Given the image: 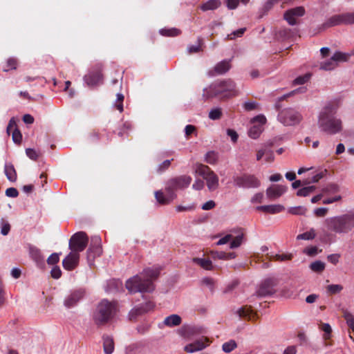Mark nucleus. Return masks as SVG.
Here are the masks:
<instances>
[{
    "mask_svg": "<svg viewBox=\"0 0 354 354\" xmlns=\"http://www.w3.org/2000/svg\"><path fill=\"white\" fill-rule=\"evenodd\" d=\"M343 290V286L339 284H331L327 286V290L331 294H337Z\"/></svg>",
    "mask_w": 354,
    "mask_h": 354,
    "instance_id": "nucleus-54",
    "label": "nucleus"
},
{
    "mask_svg": "<svg viewBox=\"0 0 354 354\" xmlns=\"http://www.w3.org/2000/svg\"><path fill=\"white\" fill-rule=\"evenodd\" d=\"M218 160V155L214 151H209L206 153L205 160L207 163L214 165Z\"/></svg>",
    "mask_w": 354,
    "mask_h": 354,
    "instance_id": "nucleus-46",
    "label": "nucleus"
},
{
    "mask_svg": "<svg viewBox=\"0 0 354 354\" xmlns=\"http://www.w3.org/2000/svg\"><path fill=\"white\" fill-rule=\"evenodd\" d=\"M26 156L32 160H37L40 156V152L34 149L28 148L26 149Z\"/></svg>",
    "mask_w": 354,
    "mask_h": 354,
    "instance_id": "nucleus-53",
    "label": "nucleus"
},
{
    "mask_svg": "<svg viewBox=\"0 0 354 354\" xmlns=\"http://www.w3.org/2000/svg\"><path fill=\"white\" fill-rule=\"evenodd\" d=\"M279 0H267L266 2L264 3L263 10L264 12H268L270 10L272 6L277 3Z\"/></svg>",
    "mask_w": 354,
    "mask_h": 354,
    "instance_id": "nucleus-63",
    "label": "nucleus"
},
{
    "mask_svg": "<svg viewBox=\"0 0 354 354\" xmlns=\"http://www.w3.org/2000/svg\"><path fill=\"white\" fill-rule=\"evenodd\" d=\"M266 118L263 115H257L252 120V123H254L255 124H261V127H263V125L266 123Z\"/></svg>",
    "mask_w": 354,
    "mask_h": 354,
    "instance_id": "nucleus-60",
    "label": "nucleus"
},
{
    "mask_svg": "<svg viewBox=\"0 0 354 354\" xmlns=\"http://www.w3.org/2000/svg\"><path fill=\"white\" fill-rule=\"evenodd\" d=\"M339 186L335 183H330L324 188V192L328 193H335L338 192Z\"/></svg>",
    "mask_w": 354,
    "mask_h": 354,
    "instance_id": "nucleus-64",
    "label": "nucleus"
},
{
    "mask_svg": "<svg viewBox=\"0 0 354 354\" xmlns=\"http://www.w3.org/2000/svg\"><path fill=\"white\" fill-rule=\"evenodd\" d=\"M243 234H239L237 235L231 242H230V248L231 249H234V248H239L242 242H243Z\"/></svg>",
    "mask_w": 354,
    "mask_h": 354,
    "instance_id": "nucleus-51",
    "label": "nucleus"
},
{
    "mask_svg": "<svg viewBox=\"0 0 354 354\" xmlns=\"http://www.w3.org/2000/svg\"><path fill=\"white\" fill-rule=\"evenodd\" d=\"M102 252L101 238L97 235L91 236V243L86 252L88 263L91 265L95 258L99 257Z\"/></svg>",
    "mask_w": 354,
    "mask_h": 354,
    "instance_id": "nucleus-11",
    "label": "nucleus"
},
{
    "mask_svg": "<svg viewBox=\"0 0 354 354\" xmlns=\"http://www.w3.org/2000/svg\"><path fill=\"white\" fill-rule=\"evenodd\" d=\"M173 159H171V160H166L163 161L162 163H160L158 166L157 171L158 173L164 172L166 169H167L169 168V167L170 166V164H171V161Z\"/></svg>",
    "mask_w": 354,
    "mask_h": 354,
    "instance_id": "nucleus-56",
    "label": "nucleus"
},
{
    "mask_svg": "<svg viewBox=\"0 0 354 354\" xmlns=\"http://www.w3.org/2000/svg\"><path fill=\"white\" fill-rule=\"evenodd\" d=\"M181 317L179 315L173 314L165 318L164 324L167 326L174 327L179 326L181 324Z\"/></svg>",
    "mask_w": 354,
    "mask_h": 354,
    "instance_id": "nucleus-29",
    "label": "nucleus"
},
{
    "mask_svg": "<svg viewBox=\"0 0 354 354\" xmlns=\"http://www.w3.org/2000/svg\"><path fill=\"white\" fill-rule=\"evenodd\" d=\"M310 268L317 272L323 271L325 268V263L321 261H315L310 263Z\"/></svg>",
    "mask_w": 354,
    "mask_h": 354,
    "instance_id": "nucleus-44",
    "label": "nucleus"
},
{
    "mask_svg": "<svg viewBox=\"0 0 354 354\" xmlns=\"http://www.w3.org/2000/svg\"><path fill=\"white\" fill-rule=\"evenodd\" d=\"M326 172H327V170L324 169V171H322L321 172L317 173V174L312 176L310 180H304V185L309 184L310 183L318 182L321 178H322L325 176Z\"/></svg>",
    "mask_w": 354,
    "mask_h": 354,
    "instance_id": "nucleus-47",
    "label": "nucleus"
},
{
    "mask_svg": "<svg viewBox=\"0 0 354 354\" xmlns=\"http://www.w3.org/2000/svg\"><path fill=\"white\" fill-rule=\"evenodd\" d=\"M158 269L146 268L126 281V288L130 293L152 292L155 286L153 283L159 275Z\"/></svg>",
    "mask_w": 354,
    "mask_h": 354,
    "instance_id": "nucleus-1",
    "label": "nucleus"
},
{
    "mask_svg": "<svg viewBox=\"0 0 354 354\" xmlns=\"http://www.w3.org/2000/svg\"><path fill=\"white\" fill-rule=\"evenodd\" d=\"M88 242V238L86 234L84 232H78L75 233L70 239L68 248L71 251L80 254L86 248Z\"/></svg>",
    "mask_w": 354,
    "mask_h": 354,
    "instance_id": "nucleus-8",
    "label": "nucleus"
},
{
    "mask_svg": "<svg viewBox=\"0 0 354 354\" xmlns=\"http://www.w3.org/2000/svg\"><path fill=\"white\" fill-rule=\"evenodd\" d=\"M333 57L337 64L340 62H347L349 59L347 53H342L340 51H336L333 54Z\"/></svg>",
    "mask_w": 354,
    "mask_h": 354,
    "instance_id": "nucleus-45",
    "label": "nucleus"
},
{
    "mask_svg": "<svg viewBox=\"0 0 354 354\" xmlns=\"http://www.w3.org/2000/svg\"><path fill=\"white\" fill-rule=\"evenodd\" d=\"M192 178L189 176H180L170 179L166 185V190L175 193V191L179 189L187 187L191 182Z\"/></svg>",
    "mask_w": 354,
    "mask_h": 354,
    "instance_id": "nucleus-12",
    "label": "nucleus"
},
{
    "mask_svg": "<svg viewBox=\"0 0 354 354\" xmlns=\"http://www.w3.org/2000/svg\"><path fill=\"white\" fill-rule=\"evenodd\" d=\"M103 347L106 354H111L114 351V342L113 339L108 336H103Z\"/></svg>",
    "mask_w": 354,
    "mask_h": 354,
    "instance_id": "nucleus-31",
    "label": "nucleus"
},
{
    "mask_svg": "<svg viewBox=\"0 0 354 354\" xmlns=\"http://www.w3.org/2000/svg\"><path fill=\"white\" fill-rule=\"evenodd\" d=\"M195 173L206 180L209 191H214L218 187V178L208 166L202 164L197 165Z\"/></svg>",
    "mask_w": 354,
    "mask_h": 354,
    "instance_id": "nucleus-6",
    "label": "nucleus"
},
{
    "mask_svg": "<svg viewBox=\"0 0 354 354\" xmlns=\"http://www.w3.org/2000/svg\"><path fill=\"white\" fill-rule=\"evenodd\" d=\"M257 210L263 211L266 213L270 214H277L281 212L285 209L284 206L282 205H261L257 207Z\"/></svg>",
    "mask_w": 354,
    "mask_h": 354,
    "instance_id": "nucleus-25",
    "label": "nucleus"
},
{
    "mask_svg": "<svg viewBox=\"0 0 354 354\" xmlns=\"http://www.w3.org/2000/svg\"><path fill=\"white\" fill-rule=\"evenodd\" d=\"M344 24L343 14L335 15L328 18L320 26V31L324 30L328 28Z\"/></svg>",
    "mask_w": 354,
    "mask_h": 354,
    "instance_id": "nucleus-20",
    "label": "nucleus"
},
{
    "mask_svg": "<svg viewBox=\"0 0 354 354\" xmlns=\"http://www.w3.org/2000/svg\"><path fill=\"white\" fill-rule=\"evenodd\" d=\"M245 28H241L236 30L232 31L230 34H228L225 39L232 40L238 37H241L245 32Z\"/></svg>",
    "mask_w": 354,
    "mask_h": 354,
    "instance_id": "nucleus-43",
    "label": "nucleus"
},
{
    "mask_svg": "<svg viewBox=\"0 0 354 354\" xmlns=\"http://www.w3.org/2000/svg\"><path fill=\"white\" fill-rule=\"evenodd\" d=\"M79 259L80 254H77L76 252L71 251L62 261L63 267L67 270H73L77 266Z\"/></svg>",
    "mask_w": 354,
    "mask_h": 354,
    "instance_id": "nucleus-19",
    "label": "nucleus"
},
{
    "mask_svg": "<svg viewBox=\"0 0 354 354\" xmlns=\"http://www.w3.org/2000/svg\"><path fill=\"white\" fill-rule=\"evenodd\" d=\"M310 77V74L306 73L304 75L297 77L294 80V84H297V85L304 84L309 80Z\"/></svg>",
    "mask_w": 354,
    "mask_h": 354,
    "instance_id": "nucleus-55",
    "label": "nucleus"
},
{
    "mask_svg": "<svg viewBox=\"0 0 354 354\" xmlns=\"http://www.w3.org/2000/svg\"><path fill=\"white\" fill-rule=\"evenodd\" d=\"M85 291L83 289H78L72 291L64 299V305L66 308H72L83 299Z\"/></svg>",
    "mask_w": 354,
    "mask_h": 354,
    "instance_id": "nucleus-14",
    "label": "nucleus"
},
{
    "mask_svg": "<svg viewBox=\"0 0 354 354\" xmlns=\"http://www.w3.org/2000/svg\"><path fill=\"white\" fill-rule=\"evenodd\" d=\"M193 262L207 270H211L213 268L212 261L208 259L194 258Z\"/></svg>",
    "mask_w": 354,
    "mask_h": 354,
    "instance_id": "nucleus-33",
    "label": "nucleus"
},
{
    "mask_svg": "<svg viewBox=\"0 0 354 354\" xmlns=\"http://www.w3.org/2000/svg\"><path fill=\"white\" fill-rule=\"evenodd\" d=\"M319 328L324 333L323 335V337L324 339H328L330 337V333H331L332 329H331L330 326L328 324H327V323L322 324L319 326Z\"/></svg>",
    "mask_w": 354,
    "mask_h": 354,
    "instance_id": "nucleus-48",
    "label": "nucleus"
},
{
    "mask_svg": "<svg viewBox=\"0 0 354 354\" xmlns=\"http://www.w3.org/2000/svg\"><path fill=\"white\" fill-rule=\"evenodd\" d=\"M324 224L327 230L344 235L354 229V214H344L326 218Z\"/></svg>",
    "mask_w": 354,
    "mask_h": 354,
    "instance_id": "nucleus-4",
    "label": "nucleus"
},
{
    "mask_svg": "<svg viewBox=\"0 0 354 354\" xmlns=\"http://www.w3.org/2000/svg\"><path fill=\"white\" fill-rule=\"evenodd\" d=\"M4 173L10 182H15L17 180V173L14 165L10 162H6L4 165Z\"/></svg>",
    "mask_w": 354,
    "mask_h": 354,
    "instance_id": "nucleus-27",
    "label": "nucleus"
},
{
    "mask_svg": "<svg viewBox=\"0 0 354 354\" xmlns=\"http://www.w3.org/2000/svg\"><path fill=\"white\" fill-rule=\"evenodd\" d=\"M337 66V64L335 59H333V57L332 56L329 59L322 62L320 64V69L324 71H331L335 69Z\"/></svg>",
    "mask_w": 354,
    "mask_h": 354,
    "instance_id": "nucleus-35",
    "label": "nucleus"
},
{
    "mask_svg": "<svg viewBox=\"0 0 354 354\" xmlns=\"http://www.w3.org/2000/svg\"><path fill=\"white\" fill-rule=\"evenodd\" d=\"M205 333V328L201 326H188L185 328V335L188 338L198 335H202Z\"/></svg>",
    "mask_w": 354,
    "mask_h": 354,
    "instance_id": "nucleus-26",
    "label": "nucleus"
},
{
    "mask_svg": "<svg viewBox=\"0 0 354 354\" xmlns=\"http://www.w3.org/2000/svg\"><path fill=\"white\" fill-rule=\"evenodd\" d=\"M278 284V279L274 277L265 279L260 284L256 295L259 297H266L275 292L274 288Z\"/></svg>",
    "mask_w": 354,
    "mask_h": 354,
    "instance_id": "nucleus-10",
    "label": "nucleus"
},
{
    "mask_svg": "<svg viewBox=\"0 0 354 354\" xmlns=\"http://www.w3.org/2000/svg\"><path fill=\"white\" fill-rule=\"evenodd\" d=\"M263 131V127L261 124H253L248 131L249 136L252 139H257Z\"/></svg>",
    "mask_w": 354,
    "mask_h": 354,
    "instance_id": "nucleus-34",
    "label": "nucleus"
},
{
    "mask_svg": "<svg viewBox=\"0 0 354 354\" xmlns=\"http://www.w3.org/2000/svg\"><path fill=\"white\" fill-rule=\"evenodd\" d=\"M286 190L287 187L281 185H271L266 189V196L269 199H277L282 196Z\"/></svg>",
    "mask_w": 354,
    "mask_h": 354,
    "instance_id": "nucleus-21",
    "label": "nucleus"
},
{
    "mask_svg": "<svg viewBox=\"0 0 354 354\" xmlns=\"http://www.w3.org/2000/svg\"><path fill=\"white\" fill-rule=\"evenodd\" d=\"M30 254L31 258L36 262L37 265H41L44 262V257L41 254L39 249L32 246L30 248Z\"/></svg>",
    "mask_w": 354,
    "mask_h": 354,
    "instance_id": "nucleus-28",
    "label": "nucleus"
},
{
    "mask_svg": "<svg viewBox=\"0 0 354 354\" xmlns=\"http://www.w3.org/2000/svg\"><path fill=\"white\" fill-rule=\"evenodd\" d=\"M237 347V344L234 339H230L228 342H225L222 345V350L226 353L232 352L234 349Z\"/></svg>",
    "mask_w": 354,
    "mask_h": 354,
    "instance_id": "nucleus-39",
    "label": "nucleus"
},
{
    "mask_svg": "<svg viewBox=\"0 0 354 354\" xmlns=\"http://www.w3.org/2000/svg\"><path fill=\"white\" fill-rule=\"evenodd\" d=\"M209 344L210 342L207 337H203L186 345L184 347V350L187 353H193L205 349L209 345Z\"/></svg>",
    "mask_w": 354,
    "mask_h": 354,
    "instance_id": "nucleus-15",
    "label": "nucleus"
},
{
    "mask_svg": "<svg viewBox=\"0 0 354 354\" xmlns=\"http://www.w3.org/2000/svg\"><path fill=\"white\" fill-rule=\"evenodd\" d=\"M315 189V186H308L303 187L297 192L298 196H307Z\"/></svg>",
    "mask_w": 354,
    "mask_h": 354,
    "instance_id": "nucleus-49",
    "label": "nucleus"
},
{
    "mask_svg": "<svg viewBox=\"0 0 354 354\" xmlns=\"http://www.w3.org/2000/svg\"><path fill=\"white\" fill-rule=\"evenodd\" d=\"M122 286V282L119 280L111 279L107 282V286L105 288L106 292L117 291Z\"/></svg>",
    "mask_w": 354,
    "mask_h": 354,
    "instance_id": "nucleus-36",
    "label": "nucleus"
},
{
    "mask_svg": "<svg viewBox=\"0 0 354 354\" xmlns=\"http://www.w3.org/2000/svg\"><path fill=\"white\" fill-rule=\"evenodd\" d=\"M302 119L301 113L292 108L283 109L278 114V120L287 127L299 124Z\"/></svg>",
    "mask_w": 354,
    "mask_h": 354,
    "instance_id": "nucleus-7",
    "label": "nucleus"
},
{
    "mask_svg": "<svg viewBox=\"0 0 354 354\" xmlns=\"http://www.w3.org/2000/svg\"><path fill=\"white\" fill-rule=\"evenodd\" d=\"M154 307L153 303L148 301L135 306L129 313L130 319H135L137 316L147 313Z\"/></svg>",
    "mask_w": 354,
    "mask_h": 354,
    "instance_id": "nucleus-17",
    "label": "nucleus"
},
{
    "mask_svg": "<svg viewBox=\"0 0 354 354\" xmlns=\"http://www.w3.org/2000/svg\"><path fill=\"white\" fill-rule=\"evenodd\" d=\"M17 66V59L15 57H9L7 59L6 67L3 68L4 72H8L10 70H15Z\"/></svg>",
    "mask_w": 354,
    "mask_h": 354,
    "instance_id": "nucleus-40",
    "label": "nucleus"
},
{
    "mask_svg": "<svg viewBox=\"0 0 354 354\" xmlns=\"http://www.w3.org/2000/svg\"><path fill=\"white\" fill-rule=\"evenodd\" d=\"M234 185L243 189L258 188L261 185L260 180L252 174H245L233 178Z\"/></svg>",
    "mask_w": 354,
    "mask_h": 354,
    "instance_id": "nucleus-9",
    "label": "nucleus"
},
{
    "mask_svg": "<svg viewBox=\"0 0 354 354\" xmlns=\"http://www.w3.org/2000/svg\"><path fill=\"white\" fill-rule=\"evenodd\" d=\"M51 277L55 279H58L60 278L62 275V271L59 267L55 266H54L50 271Z\"/></svg>",
    "mask_w": 354,
    "mask_h": 354,
    "instance_id": "nucleus-61",
    "label": "nucleus"
},
{
    "mask_svg": "<svg viewBox=\"0 0 354 354\" xmlns=\"http://www.w3.org/2000/svg\"><path fill=\"white\" fill-rule=\"evenodd\" d=\"M221 5L220 0H208L201 5L200 8L203 11L213 10Z\"/></svg>",
    "mask_w": 354,
    "mask_h": 354,
    "instance_id": "nucleus-32",
    "label": "nucleus"
},
{
    "mask_svg": "<svg viewBox=\"0 0 354 354\" xmlns=\"http://www.w3.org/2000/svg\"><path fill=\"white\" fill-rule=\"evenodd\" d=\"M304 14L305 10L303 7H297L286 11L284 19L290 25L294 26L297 24L296 17H302Z\"/></svg>",
    "mask_w": 354,
    "mask_h": 354,
    "instance_id": "nucleus-16",
    "label": "nucleus"
},
{
    "mask_svg": "<svg viewBox=\"0 0 354 354\" xmlns=\"http://www.w3.org/2000/svg\"><path fill=\"white\" fill-rule=\"evenodd\" d=\"M222 115V109L221 107H214L209 111L208 117L212 120H217L221 118Z\"/></svg>",
    "mask_w": 354,
    "mask_h": 354,
    "instance_id": "nucleus-38",
    "label": "nucleus"
},
{
    "mask_svg": "<svg viewBox=\"0 0 354 354\" xmlns=\"http://www.w3.org/2000/svg\"><path fill=\"white\" fill-rule=\"evenodd\" d=\"M236 314L239 317H244V318H247L250 320H252L255 317V315L253 314L252 310L250 309V308H248L246 306H242L241 308H239L236 310Z\"/></svg>",
    "mask_w": 354,
    "mask_h": 354,
    "instance_id": "nucleus-30",
    "label": "nucleus"
},
{
    "mask_svg": "<svg viewBox=\"0 0 354 354\" xmlns=\"http://www.w3.org/2000/svg\"><path fill=\"white\" fill-rule=\"evenodd\" d=\"M166 194H165L161 191H156L155 192V197L157 201L160 204H167L171 201L175 197V193L172 192H169V190H166Z\"/></svg>",
    "mask_w": 354,
    "mask_h": 354,
    "instance_id": "nucleus-24",
    "label": "nucleus"
},
{
    "mask_svg": "<svg viewBox=\"0 0 354 354\" xmlns=\"http://www.w3.org/2000/svg\"><path fill=\"white\" fill-rule=\"evenodd\" d=\"M315 237V232L313 228H311L309 231L297 235V240H312Z\"/></svg>",
    "mask_w": 354,
    "mask_h": 354,
    "instance_id": "nucleus-41",
    "label": "nucleus"
},
{
    "mask_svg": "<svg viewBox=\"0 0 354 354\" xmlns=\"http://www.w3.org/2000/svg\"><path fill=\"white\" fill-rule=\"evenodd\" d=\"M12 134L13 142L15 143L19 144L22 140V136H21V132L17 129H15L12 131Z\"/></svg>",
    "mask_w": 354,
    "mask_h": 354,
    "instance_id": "nucleus-57",
    "label": "nucleus"
},
{
    "mask_svg": "<svg viewBox=\"0 0 354 354\" xmlns=\"http://www.w3.org/2000/svg\"><path fill=\"white\" fill-rule=\"evenodd\" d=\"M231 59H223L220 62L217 63L214 68L213 71H209L208 75L213 76L214 75H223L227 72L231 68L230 64Z\"/></svg>",
    "mask_w": 354,
    "mask_h": 354,
    "instance_id": "nucleus-22",
    "label": "nucleus"
},
{
    "mask_svg": "<svg viewBox=\"0 0 354 354\" xmlns=\"http://www.w3.org/2000/svg\"><path fill=\"white\" fill-rule=\"evenodd\" d=\"M237 93L235 83L231 80L216 81L203 90V99L207 100L214 97L224 100L232 97Z\"/></svg>",
    "mask_w": 354,
    "mask_h": 354,
    "instance_id": "nucleus-3",
    "label": "nucleus"
},
{
    "mask_svg": "<svg viewBox=\"0 0 354 354\" xmlns=\"http://www.w3.org/2000/svg\"><path fill=\"white\" fill-rule=\"evenodd\" d=\"M154 307L153 303L148 301L135 306L129 313L130 319H135L137 316L147 313Z\"/></svg>",
    "mask_w": 354,
    "mask_h": 354,
    "instance_id": "nucleus-18",
    "label": "nucleus"
},
{
    "mask_svg": "<svg viewBox=\"0 0 354 354\" xmlns=\"http://www.w3.org/2000/svg\"><path fill=\"white\" fill-rule=\"evenodd\" d=\"M147 351V346L143 342H136L126 348L127 354H146Z\"/></svg>",
    "mask_w": 354,
    "mask_h": 354,
    "instance_id": "nucleus-23",
    "label": "nucleus"
},
{
    "mask_svg": "<svg viewBox=\"0 0 354 354\" xmlns=\"http://www.w3.org/2000/svg\"><path fill=\"white\" fill-rule=\"evenodd\" d=\"M59 260L58 253H53L47 259V263L49 265H55Z\"/></svg>",
    "mask_w": 354,
    "mask_h": 354,
    "instance_id": "nucleus-62",
    "label": "nucleus"
},
{
    "mask_svg": "<svg viewBox=\"0 0 354 354\" xmlns=\"http://www.w3.org/2000/svg\"><path fill=\"white\" fill-rule=\"evenodd\" d=\"M115 314V306L107 299L102 300L97 306L93 319L97 325H102L110 321Z\"/></svg>",
    "mask_w": 354,
    "mask_h": 354,
    "instance_id": "nucleus-5",
    "label": "nucleus"
},
{
    "mask_svg": "<svg viewBox=\"0 0 354 354\" xmlns=\"http://www.w3.org/2000/svg\"><path fill=\"white\" fill-rule=\"evenodd\" d=\"M342 14L344 25L354 24V12H344Z\"/></svg>",
    "mask_w": 354,
    "mask_h": 354,
    "instance_id": "nucleus-52",
    "label": "nucleus"
},
{
    "mask_svg": "<svg viewBox=\"0 0 354 354\" xmlns=\"http://www.w3.org/2000/svg\"><path fill=\"white\" fill-rule=\"evenodd\" d=\"M307 209L304 206L291 207L288 209V212L293 215H304Z\"/></svg>",
    "mask_w": 354,
    "mask_h": 354,
    "instance_id": "nucleus-42",
    "label": "nucleus"
},
{
    "mask_svg": "<svg viewBox=\"0 0 354 354\" xmlns=\"http://www.w3.org/2000/svg\"><path fill=\"white\" fill-rule=\"evenodd\" d=\"M117 99L113 104V106L120 111H123V100H124V95L122 93H118L116 95Z\"/></svg>",
    "mask_w": 354,
    "mask_h": 354,
    "instance_id": "nucleus-50",
    "label": "nucleus"
},
{
    "mask_svg": "<svg viewBox=\"0 0 354 354\" xmlns=\"http://www.w3.org/2000/svg\"><path fill=\"white\" fill-rule=\"evenodd\" d=\"M180 31L175 28H161L159 30V33L165 37H174L180 34Z\"/></svg>",
    "mask_w": 354,
    "mask_h": 354,
    "instance_id": "nucleus-37",
    "label": "nucleus"
},
{
    "mask_svg": "<svg viewBox=\"0 0 354 354\" xmlns=\"http://www.w3.org/2000/svg\"><path fill=\"white\" fill-rule=\"evenodd\" d=\"M337 107L330 103L323 107L318 116V127L322 131L335 135L342 130L340 118L335 116Z\"/></svg>",
    "mask_w": 354,
    "mask_h": 354,
    "instance_id": "nucleus-2",
    "label": "nucleus"
},
{
    "mask_svg": "<svg viewBox=\"0 0 354 354\" xmlns=\"http://www.w3.org/2000/svg\"><path fill=\"white\" fill-rule=\"evenodd\" d=\"M10 230V225L8 222H4L2 219L1 223V234L3 236L7 235Z\"/></svg>",
    "mask_w": 354,
    "mask_h": 354,
    "instance_id": "nucleus-59",
    "label": "nucleus"
},
{
    "mask_svg": "<svg viewBox=\"0 0 354 354\" xmlns=\"http://www.w3.org/2000/svg\"><path fill=\"white\" fill-rule=\"evenodd\" d=\"M265 160L266 162H271L274 159V152L269 148L265 147Z\"/></svg>",
    "mask_w": 354,
    "mask_h": 354,
    "instance_id": "nucleus-58",
    "label": "nucleus"
},
{
    "mask_svg": "<svg viewBox=\"0 0 354 354\" xmlns=\"http://www.w3.org/2000/svg\"><path fill=\"white\" fill-rule=\"evenodd\" d=\"M83 80L84 84L89 88H94L103 83V76L100 68L92 69L86 74Z\"/></svg>",
    "mask_w": 354,
    "mask_h": 354,
    "instance_id": "nucleus-13",
    "label": "nucleus"
}]
</instances>
